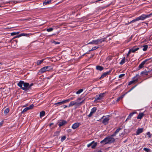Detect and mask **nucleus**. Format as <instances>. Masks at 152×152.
Here are the masks:
<instances>
[{
	"instance_id": "1",
	"label": "nucleus",
	"mask_w": 152,
	"mask_h": 152,
	"mask_svg": "<svg viewBox=\"0 0 152 152\" xmlns=\"http://www.w3.org/2000/svg\"><path fill=\"white\" fill-rule=\"evenodd\" d=\"M18 85L21 89L25 91H27L29 88V84L28 83H24L23 81L20 80L18 83Z\"/></svg>"
},
{
	"instance_id": "2",
	"label": "nucleus",
	"mask_w": 152,
	"mask_h": 152,
	"mask_svg": "<svg viewBox=\"0 0 152 152\" xmlns=\"http://www.w3.org/2000/svg\"><path fill=\"white\" fill-rule=\"evenodd\" d=\"M110 36V35H109L107 36L106 37L104 38H102L100 39H97L93 40L92 41L88 43V44H92L97 45L99 44H101L102 42L105 41L107 38Z\"/></svg>"
},
{
	"instance_id": "3",
	"label": "nucleus",
	"mask_w": 152,
	"mask_h": 152,
	"mask_svg": "<svg viewBox=\"0 0 152 152\" xmlns=\"http://www.w3.org/2000/svg\"><path fill=\"white\" fill-rule=\"evenodd\" d=\"M115 140L114 138L112 137H107L105 138L103 140L101 141L100 143L102 144H105L107 143H111Z\"/></svg>"
},
{
	"instance_id": "4",
	"label": "nucleus",
	"mask_w": 152,
	"mask_h": 152,
	"mask_svg": "<svg viewBox=\"0 0 152 152\" xmlns=\"http://www.w3.org/2000/svg\"><path fill=\"white\" fill-rule=\"evenodd\" d=\"M152 15V13L148 15L142 14L138 18L139 20H143L145 19L151 17Z\"/></svg>"
},
{
	"instance_id": "5",
	"label": "nucleus",
	"mask_w": 152,
	"mask_h": 152,
	"mask_svg": "<svg viewBox=\"0 0 152 152\" xmlns=\"http://www.w3.org/2000/svg\"><path fill=\"white\" fill-rule=\"evenodd\" d=\"M140 78V76L138 74H136V75L132 78L133 80L130 81L128 85H130L133 83H136L138 81V79Z\"/></svg>"
},
{
	"instance_id": "6",
	"label": "nucleus",
	"mask_w": 152,
	"mask_h": 152,
	"mask_svg": "<svg viewBox=\"0 0 152 152\" xmlns=\"http://www.w3.org/2000/svg\"><path fill=\"white\" fill-rule=\"evenodd\" d=\"M105 94L104 93H101L99 95H97L96 96L94 102L100 101L102 99L104 96Z\"/></svg>"
},
{
	"instance_id": "7",
	"label": "nucleus",
	"mask_w": 152,
	"mask_h": 152,
	"mask_svg": "<svg viewBox=\"0 0 152 152\" xmlns=\"http://www.w3.org/2000/svg\"><path fill=\"white\" fill-rule=\"evenodd\" d=\"M110 115H107V116H104L102 117V118H103L102 123L104 125L107 124L109 120V117Z\"/></svg>"
},
{
	"instance_id": "8",
	"label": "nucleus",
	"mask_w": 152,
	"mask_h": 152,
	"mask_svg": "<svg viewBox=\"0 0 152 152\" xmlns=\"http://www.w3.org/2000/svg\"><path fill=\"white\" fill-rule=\"evenodd\" d=\"M52 68L50 66H47L43 67L39 70V72L43 73L46 71H48L52 69Z\"/></svg>"
},
{
	"instance_id": "9",
	"label": "nucleus",
	"mask_w": 152,
	"mask_h": 152,
	"mask_svg": "<svg viewBox=\"0 0 152 152\" xmlns=\"http://www.w3.org/2000/svg\"><path fill=\"white\" fill-rule=\"evenodd\" d=\"M97 108L96 107H94L91 110L90 114L88 115V116L90 117L92 116V114L94 113L96 110Z\"/></svg>"
},
{
	"instance_id": "10",
	"label": "nucleus",
	"mask_w": 152,
	"mask_h": 152,
	"mask_svg": "<svg viewBox=\"0 0 152 152\" xmlns=\"http://www.w3.org/2000/svg\"><path fill=\"white\" fill-rule=\"evenodd\" d=\"M58 125L59 126H61L66 124L67 122L64 120H60L58 121Z\"/></svg>"
},
{
	"instance_id": "11",
	"label": "nucleus",
	"mask_w": 152,
	"mask_h": 152,
	"mask_svg": "<svg viewBox=\"0 0 152 152\" xmlns=\"http://www.w3.org/2000/svg\"><path fill=\"white\" fill-rule=\"evenodd\" d=\"M150 59H147L145 61H143L139 65V67L140 68H142L143 67L144 65L145 64V63L148 61Z\"/></svg>"
},
{
	"instance_id": "12",
	"label": "nucleus",
	"mask_w": 152,
	"mask_h": 152,
	"mask_svg": "<svg viewBox=\"0 0 152 152\" xmlns=\"http://www.w3.org/2000/svg\"><path fill=\"white\" fill-rule=\"evenodd\" d=\"M80 125V123H76L72 125V128L73 129H75L79 127Z\"/></svg>"
},
{
	"instance_id": "13",
	"label": "nucleus",
	"mask_w": 152,
	"mask_h": 152,
	"mask_svg": "<svg viewBox=\"0 0 152 152\" xmlns=\"http://www.w3.org/2000/svg\"><path fill=\"white\" fill-rule=\"evenodd\" d=\"M79 104V103L77 102L76 101H71L69 103L68 107H72L73 105H77Z\"/></svg>"
},
{
	"instance_id": "14",
	"label": "nucleus",
	"mask_w": 152,
	"mask_h": 152,
	"mask_svg": "<svg viewBox=\"0 0 152 152\" xmlns=\"http://www.w3.org/2000/svg\"><path fill=\"white\" fill-rule=\"evenodd\" d=\"M130 49L132 53H134L136 51L139 50V48L138 47H137L136 46H134Z\"/></svg>"
},
{
	"instance_id": "15",
	"label": "nucleus",
	"mask_w": 152,
	"mask_h": 152,
	"mask_svg": "<svg viewBox=\"0 0 152 152\" xmlns=\"http://www.w3.org/2000/svg\"><path fill=\"white\" fill-rule=\"evenodd\" d=\"M143 131V129L142 128L138 129L136 132V135H138L139 134L141 133Z\"/></svg>"
},
{
	"instance_id": "16",
	"label": "nucleus",
	"mask_w": 152,
	"mask_h": 152,
	"mask_svg": "<svg viewBox=\"0 0 152 152\" xmlns=\"http://www.w3.org/2000/svg\"><path fill=\"white\" fill-rule=\"evenodd\" d=\"M111 71H107L106 72H104L101 75V78H103L106 77L107 75H108L110 72Z\"/></svg>"
},
{
	"instance_id": "17",
	"label": "nucleus",
	"mask_w": 152,
	"mask_h": 152,
	"mask_svg": "<svg viewBox=\"0 0 152 152\" xmlns=\"http://www.w3.org/2000/svg\"><path fill=\"white\" fill-rule=\"evenodd\" d=\"M64 104L63 101L61 102H58L54 104V105L56 106H58L59 105H61L62 104Z\"/></svg>"
},
{
	"instance_id": "18",
	"label": "nucleus",
	"mask_w": 152,
	"mask_h": 152,
	"mask_svg": "<svg viewBox=\"0 0 152 152\" xmlns=\"http://www.w3.org/2000/svg\"><path fill=\"white\" fill-rule=\"evenodd\" d=\"M144 115L143 113H139V115L137 117V119H141Z\"/></svg>"
},
{
	"instance_id": "19",
	"label": "nucleus",
	"mask_w": 152,
	"mask_h": 152,
	"mask_svg": "<svg viewBox=\"0 0 152 152\" xmlns=\"http://www.w3.org/2000/svg\"><path fill=\"white\" fill-rule=\"evenodd\" d=\"M27 34H26L23 33L20 34L18 36H17L15 37L14 38H18V37H20L23 36H27Z\"/></svg>"
},
{
	"instance_id": "20",
	"label": "nucleus",
	"mask_w": 152,
	"mask_h": 152,
	"mask_svg": "<svg viewBox=\"0 0 152 152\" xmlns=\"http://www.w3.org/2000/svg\"><path fill=\"white\" fill-rule=\"evenodd\" d=\"M148 72L146 71H143L142 72H141V75H148Z\"/></svg>"
},
{
	"instance_id": "21",
	"label": "nucleus",
	"mask_w": 152,
	"mask_h": 152,
	"mask_svg": "<svg viewBox=\"0 0 152 152\" xmlns=\"http://www.w3.org/2000/svg\"><path fill=\"white\" fill-rule=\"evenodd\" d=\"M44 59H43L41 60H38L36 62V64L37 65H39L40 64L44 61Z\"/></svg>"
},
{
	"instance_id": "22",
	"label": "nucleus",
	"mask_w": 152,
	"mask_h": 152,
	"mask_svg": "<svg viewBox=\"0 0 152 152\" xmlns=\"http://www.w3.org/2000/svg\"><path fill=\"white\" fill-rule=\"evenodd\" d=\"M96 69L98 70L101 71L104 68L102 66H96Z\"/></svg>"
},
{
	"instance_id": "23",
	"label": "nucleus",
	"mask_w": 152,
	"mask_h": 152,
	"mask_svg": "<svg viewBox=\"0 0 152 152\" xmlns=\"http://www.w3.org/2000/svg\"><path fill=\"white\" fill-rule=\"evenodd\" d=\"M125 58L124 57L121 60V61L120 62V64L122 65L123 64H124L125 62Z\"/></svg>"
},
{
	"instance_id": "24",
	"label": "nucleus",
	"mask_w": 152,
	"mask_h": 152,
	"mask_svg": "<svg viewBox=\"0 0 152 152\" xmlns=\"http://www.w3.org/2000/svg\"><path fill=\"white\" fill-rule=\"evenodd\" d=\"M45 114V112L44 111H42L40 113V117L41 118L44 116Z\"/></svg>"
},
{
	"instance_id": "25",
	"label": "nucleus",
	"mask_w": 152,
	"mask_h": 152,
	"mask_svg": "<svg viewBox=\"0 0 152 152\" xmlns=\"http://www.w3.org/2000/svg\"><path fill=\"white\" fill-rule=\"evenodd\" d=\"M142 47L143 48H142V50L144 51H146L148 48V46L147 45H144V46H142Z\"/></svg>"
},
{
	"instance_id": "26",
	"label": "nucleus",
	"mask_w": 152,
	"mask_h": 152,
	"mask_svg": "<svg viewBox=\"0 0 152 152\" xmlns=\"http://www.w3.org/2000/svg\"><path fill=\"white\" fill-rule=\"evenodd\" d=\"M97 145V143L96 142H94V143L91 145V148L93 149H94L95 148L96 146Z\"/></svg>"
},
{
	"instance_id": "27",
	"label": "nucleus",
	"mask_w": 152,
	"mask_h": 152,
	"mask_svg": "<svg viewBox=\"0 0 152 152\" xmlns=\"http://www.w3.org/2000/svg\"><path fill=\"white\" fill-rule=\"evenodd\" d=\"M9 112V109L8 108H7L4 110V113L6 115Z\"/></svg>"
},
{
	"instance_id": "28",
	"label": "nucleus",
	"mask_w": 152,
	"mask_h": 152,
	"mask_svg": "<svg viewBox=\"0 0 152 152\" xmlns=\"http://www.w3.org/2000/svg\"><path fill=\"white\" fill-rule=\"evenodd\" d=\"M28 110H29L28 107L25 108L21 112L22 113H23L24 112H26Z\"/></svg>"
},
{
	"instance_id": "29",
	"label": "nucleus",
	"mask_w": 152,
	"mask_h": 152,
	"mask_svg": "<svg viewBox=\"0 0 152 152\" xmlns=\"http://www.w3.org/2000/svg\"><path fill=\"white\" fill-rule=\"evenodd\" d=\"M51 2V0H49L48 1H45L43 3V5H45L47 4H49Z\"/></svg>"
},
{
	"instance_id": "30",
	"label": "nucleus",
	"mask_w": 152,
	"mask_h": 152,
	"mask_svg": "<svg viewBox=\"0 0 152 152\" xmlns=\"http://www.w3.org/2000/svg\"><path fill=\"white\" fill-rule=\"evenodd\" d=\"M83 91V89H80L79 90L76 92V94H78L81 93Z\"/></svg>"
},
{
	"instance_id": "31",
	"label": "nucleus",
	"mask_w": 152,
	"mask_h": 152,
	"mask_svg": "<svg viewBox=\"0 0 152 152\" xmlns=\"http://www.w3.org/2000/svg\"><path fill=\"white\" fill-rule=\"evenodd\" d=\"M99 48L98 47H96V46L93 47H92V48L91 50H89V51H92L94 50H95L97 49V48Z\"/></svg>"
},
{
	"instance_id": "32",
	"label": "nucleus",
	"mask_w": 152,
	"mask_h": 152,
	"mask_svg": "<svg viewBox=\"0 0 152 152\" xmlns=\"http://www.w3.org/2000/svg\"><path fill=\"white\" fill-rule=\"evenodd\" d=\"M53 30V28H47L46 29V31L48 32L52 31Z\"/></svg>"
},
{
	"instance_id": "33",
	"label": "nucleus",
	"mask_w": 152,
	"mask_h": 152,
	"mask_svg": "<svg viewBox=\"0 0 152 152\" xmlns=\"http://www.w3.org/2000/svg\"><path fill=\"white\" fill-rule=\"evenodd\" d=\"M139 20L138 18H136L132 20L130 22V23H133Z\"/></svg>"
},
{
	"instance_id": "34",
	"label": "nucleus",
	"mask_w": 152,
	"mask_h": 152,
	"mask_svg": "<svg viewBox=\"0 0 152 152\" xmlns=\"http://www.w3.org/2000/svg\"><path fill=\"white\" fill-rule=\"evenodd\" d=\"M143 150L147 152H149L150 151V150L149 149L146 148H144Z\"/></svg>"
},
{
	"instance_id": "35",
	"label": "nucleus",
	"mask_w": 152,
	"mask_h": 152,
	"mask_svg": "<svg viewBox=\"0 0 152 152\" xmlns=\"http://www.w3.org/2000/svg\"><path fill=\"white\" fill-rule=\"evenodd\" d=\"M34 107V105L33 104H32L31 105L29 106L28 107V108L29 110H30L32 109Z\"/></svg>"
},
{
	"instance_id": "36",
	"label": "nucleus",
	"mask_w": 152,
	"mask_h": 152,
	"mask_svg": "<svg viewBox=\"0 0 152 152\" xmlns=\"http://www.w3.org/2000/svg\"><path fill=\"white\" fill-rule=\"evenodd\" d=\"M94 141H93L92 142H91L90 143L88 144L87 145V147L88 148V147H89L90 146H91V145H92L94 143Z\"/></svg>"
},
{
	"instance_id": "37",
	"label": "nucleus",
	"mask_w": 152,
	"mask_h": 152,
	"mask_svg": "<svg viewBox=\"0 0 152 152\" xmlns=\"http://www.w3.org/2000/svg\"><path fill=\"white\" fill-rule=\"evenodd\" d=\"M70 100L69 98L63 101L64 104L69 102Z\"/></svg>"
},
{
	"instance_id": "38",
	"label": "nucleus",
	"mask_w": 152,
	"mask_h": 152,
	"mask_svg": "<svg viewBox=\"0 0 152 152\" xmlns=\"http://www.w3.org/2000/svg\"><path fill=\"white\" fill-rule=\"evenodd\" d=\"M66 138V137L65 136H63L62 137L61 139V141L62 142L64 141Z\"/></svg>"
},
{
	"instance_id": "39",
	"label": "nucleus",
	"mask_w": 152,
	"mask_h": 152,
	"mask_svg": "<svg viewBox=\"0 0 152 152\" xmlns=\"http://www.w3.org/2000/svg\"><path fill=\"white\" fill-rule=\"evenodd\" d=\"M147 134L148 136L149 137L151 138V137L152 134H150V133L149 132H147Z\"/></svg>"
},
{
	"instance_id": "40",
	"label": "nucleus",
	"mask_w": 152,
	"mask_h": 152,
	"mask_svg": "<svg viewBox=\"0 0 152 152\" xmlns=\"http://www.w3.org/2000/svg\"><path fill=\"white\" fill-rule=\"evenodd\" d=\"M53 43H54L56 45V44H60V42H56L55 41H53Z\"/></svg>"
},
{
	"instance_id": "41",
	"label": "nucleus",
	"mask_w": 152,
	"mask_h": 152,
	"mask_svg": "<svg viewBox=\"0 0 152 152\" xmlns=\"http://www.w3.org/2000/svg\"><path fill=\"white\" fill-rule=\"evenodd\" d=\"M121 129V128H118L117 129V130L115 132L116 133V134H117L119 132L120 130Z\"/></svg>"
},
{
	"instance_id": "42",
	"label": "nucleus",
	"mask_w": 152,
	"mask_h": 152,
	"mask_svg": "<svg viewBox=\"0 0 152 152\" xmlns=\"http://www.w3.org/2000/svg\"><path fill=\"white\" fill-rule=\"evenodd\" d=\"M121 129V128H118L117 129V130L115 132L116 133V134H117L119 132L120 130Z\"/></svg>"
},
{
	"instance_id": "43",
	"label": "nucleus",
	"mask_w": 152,
	"mask_h": 152,
	"mask_svg": "<svg viewBox=\"0 0 152 152\" xmlns=\"http://www.w3.org/2000/svg\"><path fill=\"white\" fill-rule=\"evenodd\" d=\"M60 133V132L59 131H57L55 132L54 133V135L55 136H57L58 135L59 133Z\"/></svg>"
},
{
	"instance_id": "44",
	"label": "nucleus",
	"mask_w": 152,
	"mask_h": 152,
	"mask_svg": "<svg viewBox=\"0 0 152 152\" xmlns=\"http://www.w3.org/2000/svg\"><path fill=\"white\" fill-rule=\"evenodd\" d=\"M135 113V112H132L130 113L129 115V117H131Z\"/></svg>"
},
{
	"instance_id": "45",
	"label": "nucleus",
	"mask_w": 152,
	"mask_h": 152,
	"mask_svg": "<svg viewBox=\"0 0 152 152\" xmlns=\"http://www.w3.org/2000/svg\"><path fill=\"white\" fill-rule=\"evenodd\" d=\"M124 75H125V74H121L119 76V77L121 78V77H124Z\"/></svg>"
},
{
	"instance_id": "46",
	"label": "nucleus",
	"mask_w": 152,
	"mask_h": 152,
	"mask_svg": "<svg viewBox=\"0 0 152 152\" xmlns=\"http://www.w3.org/2000/svg\"><path fill=\"white\" fill-rule=\"evenodd\" d=\"M131 52H132L131 50V49H130L129 50L127 54V57H128L129 56V54H130V53H131Z\"/></svg>"
},
{
	"instance_id": "47",
	"label": "nucleus",
	"mask_w": 152,
	"mask_h": 152,
	"mask_svg": "<svg viewBox=\"0 0 152 152\" xmlns=\"http://www.w3.org/2000/svg\"><path fill=\"white\" fill-rule=\"evenodd\" d=\"M4 123V121H2L0 122V126H1Z\"/></svg>"
},
{
	"instance_id": "48",
	"label": "nucleus",
	"mask_w": 152,
	"mask_h": 152,
	"mask_svg": "<svg viewBox=\"0 0 152 152\" xmlns=\"http://www.w3.org/2000/svg\"><path fill=\"white\" fill-rule=\"evenodd\" d=\"M116 133L115 132H114L113 134L111 135V137H114L116 135Z\"/></svg>"
},
{
	"instance_id": "49",
	"label": "nucleus",
	"mask_w": 152,
	"mask_h": 152,
	"mask_svg": "<svg viewBox=\"0 0 152 152\" xmlns=\"http://www.w3.org/2000/svg\"><path fill=\"white\" fill-rule=\"evenodd\" d=\"M16 35V34H15V32H12L11 34V35L12 36L15 35Z\"/></svg>"
},
{
	"instance_id": "50",
	"label": "nucleus",
	"mask_w": 152,
	"mask_h": 152,
	"mask_svg": "<svg viewBox=\"0 0 152 152\" xmlns=\"http://www.w3.org/2000/svg\"><path fill=\"white\" fill-rule=\"evenodd\" d=\"M125 95V94H123V95H121L120 97V98H121V99H122L123 98L124 96Z\"/></svg>"
},
{
	"instance_id": "51",
	"label": "nucleus",
	"mask_w": 152,
	"mask_h": 152,
	"mask_svg": "<svg viewBox=\"0 0 152 152\" xmlns=\"http://www.w3.org/2000/svg\"><path fill=\"white\" fill-rule=\"evenodd\" d=\"M121 98H120V97H119L116 100V101L117 102H118L120 100V99H121Z\"/></svg>"
},
{
	"instance_id": "52",
	"label": "nucleus",
	"mask_w": 152,
	"mask_h": 152,
	"mask_svg": "<svg viewBox=\"0 0 152 152\" xmlns=\"http://www.w3.org/2000/svg\"><path fill=\"white\" fill-rule=\"evenodd\" d=\"M137 86V85L134 86L129 91H131L136 86Z\"/></svg>"
},
{
	"instance_id": "53",
	"label": "nucleus",
	"mask_w": 152,
	"mask_h": 152,
	"mask_svg": "<svg viewBox=\"0 0 152 152\" xmlns=\"http://www.w3.org/2000/svg\"><path fill=\"white\" fill-rule=\"evenodd\" d=\"M84 100H83L81 102H80L79 103V104H81L82 103H83L84 102Z\"/></svg>"
},
{
	"instance_id": "54",
	"label": "nucleus",
	"mask_w": 152,
	"mask_h": 152,
	"mask_svg": "<svg viewBox=\"0 0 152 152\" xmlns=\"http://www.w3.org/2000/svg\"><path fill=\"white\" fill-rule=\"evenodd\" d=\"M33 83H31V85H29V88H30V87L33 86Z\"/></svg>"
},
{
	"instance_id": "55",
	"label": "nucleus",
	"mask_w": 152,
	"mask_h": 152,
	"mask_svg": "<svg viewBox=\"0 0 152 152\" xmlns=\"http://www.w3.org/2000/svg\"><path fill=\"white\" fill-rule=\"evenodd\" d=\"M74 97H71L69 98L70 100H72L74 99Z\"/></svg>"
},
{
	"instance_id": "56",
	"label": "nucleus",
	"mask_w": 152,
	"mask_h": 152,
	"mask_svg": "<svg viewBox=\"0 0 152 152\" xmlns=\"http://www.w3.org/2000/svg\"><path fill=\"white\" fill-rule=\"evenodd\" d=\"M68 107V106L67 105H65L64 106V109L66 108V107Z\"/></svg>"
},
{
	"instance_id": "57",
	"label": "nucleus",
	"mask_w": 152,
	"mask_h": 152,
	"mask_svg": "<svg viewBox=\"0 0 152 152\" xmlns=\"http://www.w3.org/2000/svg\"><path fill=\"white\" fill-rule=\"evenodd\" d=\"M81 98H78V99H77V100L76 101H79V100H81Z\"/></svg>"
},
{
	"instance_id": "58",
	"label": "nucleus",
	"mask_w": 152,
	"mask_h": 152,
	"mask_svg": "<svg viewBox=\"0 0 152 152\" xmlns=\"http://www.w3.org/2000/svg\"><path fill=\"white\" fill-rule=\"evenodd\" d=\"M131 118V117H129V115L127 117V119H129V118Z\"/></svg>"
},
{
	"instance_id": "59",
	"label": "nucleus",
	"mask_w": 152,
	"mask_h": 152,
	"mask_svg": "<svg viewBox=\"0 0 152 152\" xmlns=\"http://www.w3.org/2000/svg\"><path fill=\"white\" fill-rule=\"evenodd\" d=\"M130 23V22H129L128 23H127V24H126V25H128V24H130L131 23Z\"/></svg>"
},
{
	"instance_id": "60",
	"label": "nucleus",
	"mask_w": 152,
	"mask_h": 152,
	"mask_svg": "<svg viewBox=\"0 0 152 152\" xmlns=\"http://www.w3.org/2000/svg\"><path fill=\"white\" fill-rule=\"evenodd\" d=\"M19 32H15V34H16V35L18 34H19Z\"/></svg>"
},
{
	"instance_id": "61",
	"label": "nucleus",
	"mask_w": 152,
	"mask_h": 152,
	"mask_svg": "<svg viewBox=\"0 0 152 152\" xmlns=\"http://www.w3.org/2000/svg\"><path fill=\"white\" fill-rule=\"evenodd\" d=\"M52 124H53V123H51L50 124V126H51V125H52Z\"/></svg>"
},
{
	"instance_id": "62",
	"label": "nucleus",
	"mask_w": 152,
	"mask_h": 152,
	"mask_svg": "<svg viewBox=\"0 0 152 152\" xmlns=\"http://www.w3.org/2000/svg\"><path fill=\"white\" fill-rule=\"evenodd\" d=\"M129 119H127V118H126V121H127V120H128Z\"/></svg>"
},
{
	"instance_id": "63",
	"label": "nucleus",
	"mask_w": 152,
	"mask_h": 152,
	"mask_svg": "<svg viewBox=\"0 0 152 152\" xmlns=\"http://www.w3.org/2000/svg\"><path fill=\"white\" fill-rule=\"evenodd\" d=\"M1 7V6L0 5V7Z\"/></svg>"
},
{
	"instance_id": "64",
	"label": "nucleus",
	"mask_w": 152,
	"mask_h": 152,
	"mask_svg": "<svg viewBox=\"0 0 152 152\" xmlns=\"http://www.w3.org/2000/svg\"><path fill=\"white\" fill-rule=\"evenodd\" d=\"M1 64V63H0V64Z\"/></svg>"
}]
</instances>
